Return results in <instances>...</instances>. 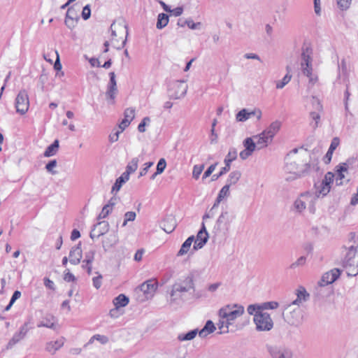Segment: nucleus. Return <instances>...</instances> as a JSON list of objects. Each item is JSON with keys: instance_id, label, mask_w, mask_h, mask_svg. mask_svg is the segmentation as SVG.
<instances>
[{"instance_id": "1", "label": "nucleus", "mask_w": 358, "mask_h": 358, "mask_svg": "<svg viewBox=\"0 0 358 358\" xmlns=\"http://www.w3.org/2000/svg\"><path fill=\"white\" fill-rule=\"evenodd\" d=\"M193 276L189 275L178 279L171 286L168 302L171 306L181 307L186 301L191 298L194 292Z\"/></svg>"}, {"instance_id": "2", "label": "nucleus", "mask_w": 358, "mask_h": 358, "mask_svg": "<svg viewBox=\"0 0 358 358\" xmlns=\"http://www.w3.org/2000/svg\"><path fill=\"white\" fill-rule=\"evenodd\" d=\"M313 49L310 43H304L301 48V68L303 75L309 78L308 89H310L318 80L317 75L313 73Z\"/></svg>"}, {"instance_id": "3", "label": "nucleus", "mask_w": 358, "mask_h": 358, "mask_svg": "<svg viewBox=\"0 0 358 358\" xmlns=\"http://www.w3.org/2000/svg\"><path fill=\"white\" fill-rule=\"evenodd\" d=\"M244 307L242 305L234 303L228 304L221 308L218 311L219 317L227 320V324L232 325L234 321L243 315Z\"/></svg>"}, {"instance_id": "4", "label": "nucleus", "mask_w": 358, "mask_h": 358, "mask_svg": "<svg viewBox=\"0 0 358 358\" xmlns=\"http://www.w3.org/2000/svg\"><path fill=\"white\" fill-rule=\"evenodd\" d=\"M284 320L292 326L297 327L302 323L303 315L300 306L289 303L282 312Z\"/></svg>"}, {"instance_id": "5", "label": "nucleus", "mask_w": 358, "mask_h": 358, "mask_svg": "<svg viewBox=\"0 0 358 358\" xmlns=\"http://www.w3.org/2000/svg\"><path fill=\"white\" fill-rule=\"evenodd\" d=\"M286 161V171L293 173L297 177H303L307 175L310 171L311 166L308 162L302 164L299 159H290L289 160Z\"/></svg>"}, {"instance_id": "6", "label": "nucleus", "mask_w": 358, "mask_h": 358, "mask_svg": "<svg viewBox=\"0 0 358 358\" xmlns=\"http://www.w3.org/2000/svg\"><path fill=\"white\" fill-rule=\"evenodd\" d=\"M187 88L188 86L185 80H173L168 85V96L170 99H181L186 94Z\"/></svg>"}, {"instance_id": "7", "label": "nucleus", "mask_w": 358, "mask_h": 358, "mask_svg": "<svg viewBox=\"0 0 358 358\" xmlns=\"http://www.w3.org/2000/svg\"><path fill=\"white\" fill-rule=\"evenodd\" d=\"M253 320L258 331H268L273 327V320L268 313L262 311L255 314Z\"/></svg>"}, {"instance_id": "8", "label": "nucleus", "mask_w": 358, "mask_h": 358, "mask_svg": "<svg viewBox=\"0 0 358 358\" xmlns=\"http://www.w3.org/2000/svg\"><path fill=\"white\" fill-rule=\"evenodd\" d=\"M111 29V35L113 36V39L119 35L125 34V38L122 41L121 45H117V44H114V47L117 50L122 49L127 43V36L129 34L128 27L127 24L124 22L123 20L115 21L110 25Z\"/></svg>"}, {"instance_id": "9", "label": "nucleus", "mask_w": 358, "mask_h": 358, "mask_svg": "<svg viewBox=\"0 0 358 358\" xmlns=\"http://www.w3.org/2000/svg\"><path fill=\"white\" fill-rule=\"evenodd\" d=\"M15 106L16 112L20 115H24L28 111L29 100L28 94L25 90H20L17 95Z\"/></svg>"}, {"instance_id": "10", "label": "nucleus", "mask_w": 358, "mask_h": 358, "mask_svg": "<svg viewBox=\"0 0 358 358\" xmlns=\"http://www.w3.org/2000/svg\"><path fill=\"white\" fill-rule=\"evenodd\" d=\"M237 157V152L235 148H231L224 159L225 166L222 168L219 173L213 175L212 181L217 180L220 177L227 173L230 170L231 163Z\"/></svg>"}, {"instance_id": "11", "label": "nucleus", "mask_w": 358, "mask_h": 358, "mask_svg": "<svg viewBox=\"0 0 358 358\" xmlns=\"http://www.w3.org/2000/svg\"><path fill=\"white\" fill-rule=\"evenodd\" d=\"M29 322H26L22 326L20 327L19 331L14 334L13 336L8 341L6 349H11L15 345L18 343L20 341L23 340L30 328L28 327Z\"/></svg>"}, {"instance_id": "12", "label": "nucleus", "mask_w": 358, "mask_h": 358, "mask_svg": "<svg viewBox=\"0 0 358 358\" xmlns=\"http://www.w3.org/2000/svg\"><path fill=\"white\" fill-rule=\"evenodd\" d=\"M234 218L235 215L227 210L222 211L216 221L215 229L217 231H220L222 227H224L226 229H228Z\"/></svg>"}, {"instance_id": "13", "label": "nucleus", "mask_w": 358, "mask_h": 358, "mask_svg": "<svg viewBox=\"0 0 358 358\" xmlns=\"http://www.w3.org/2000/svg\"><path fill=\"white\" fill-rule=\"evenodd\" d=\"M341 273V270L336 268L325 273L322 276L321 280L318 282V286L322 287L334 282L339 278Z\"/></svg>"}, {"instance_id": "14", "label": "nucleus", "mask_w": 358, "mask_h": 358, "mask_svg": "<svg viewBox=\"0 0 358 358\" xmlns=\"http://www.w3.org/2000/svg\"><path fill=\"white\" fill-rule=\"evenodd\" d=\"M268 352L272 358H292L293 353L290 349L285 347L271 346Z\"/></svg>"}, {"instance_id": "15", "label": "nucleus", "mask_w": 358, "mask_h": 358, "mask_svg": "<svg viewBox=\"0 0 358 358\" xmlns=\"http://www.w3.org/2000/svg\"><path fill=\"white\" fill-rule=\"evenodd\" d=\"M109 230V224L106 221H100L96 224L94 225L93 229L90 231V236L92 239L94 237L99 238L104 235Z\"/></svg>"}, {"instance_id": "16", "label": "nucleus", "mask_w": 358, "mask_h": 358, "mask_svg": "<svg viewBox=\"0 0 358 358\" xmlns=\"http://www.w3.org/2000/svg\"><path fill=\"white\" fill-rule=\"evenodd\" d=\"M110 80L107 86V90L106 92V96L107 99H110L114 101L116 94H117V82L115 80V74L114 72H110L109 73Z\"/></svg>"}, {"instance_id": "17", "label": "nucleus", "mask_w": 358, "mask_h": 358, "mask_svg": "<svg viewBox=\"0 0 358 358\" xmlns=\"http://www.w3.org/2000/svg\"><path fill=\"white\" fill-rule=\"evenodd\" d=\"M311 198V194L309 192H304L301 194L294 202V209L298 212L301 213L306 208V202Z\"/></svg>"}, {"instance_id": "18", "label": "nucleus", "mask_w": 358, "mask_h": 358, "mask_svg": "<svg viewBox=\"0 0 358 358\" xmlns=\"http://www.w3.org/2000/svg\"><path fill=\"white\" fill-rule=\"evenodd\" d=\"M176 225V220L171 215L166 216L160 223L161 228L167 234L171 233Z\"/></svg>"}, {"instance_id": "19", "label": "nucleus", "mask_w": 358, "mask_h": 358, "mask_svg": "<svg viewBox=\"0 0 358 358\" xmlns=\"http://www.w3.org/2000/svg\"><path fill=\"white\" fill-rule=\"evenodd\" d=\"M83 253L81 250V243L71 248L69 253V262L71 264L76 265L80 262Z\"/></svg>"}, {"instance_id": "20", "label": "nucleus", "mask_w": 358, "mask_h": 358, "mask_svg": "<svg viewBox=\"0 0 358 358\" xmlns=\"http://www.w3.org/2000/svg\"><path fill=\"white\" fill-rule=\"evenodd\" d=\"M348 164L347 162L339 164L336 166V172L337 177L336 178V184L338 186L343 185V180L345 178V173H348Z\"/></svg>"}, {"instance_id": "21", "label": "nucleus", "mask_w": 358, "mask_h": 358, "mask_svg": "<svg viewBox=\"0 0 358 358\" xmlns=\"http://www.w3.org/2000/svg\"><path fill=\"white\" fill-rule=\"evenodd\" d=\"M38 327H47L52 329H56L57 327L56 317L50 314L46 315L42 320L38 324Z\"/></svg>"}, {"instance_id": "22", "label": "nucleus", "mask_w": 358, "mask_h": 358, "mask_svg": "<svg viewBox=\"0 0 358 358\" xmlns=\"http://www.w3.org/2000/svg\"><path fill=\"white\" fill-rule=\"evenodd\" d=\"M255 143L256 144V147L257 150H261L264 148H266L269 143L272 141L271 139L267 138L268 136L264 134V131H262L259 135H255L252 136Z\"/></svg>"}, {"instance_id": "23", "label": "nucleus", "mask_w": 358, "mask_h": 358, "mask_svg": "<svg viewBox=\"0 0 358 358\" xmlns=\"http://www.w3.org/2000/svg\"><path fill=\"white\" fill-rule=\"evenodd\" d=\"M118 242V236L117 233L113 232L106 236L102 241V246L105 251L108 250L114 247Z\"/></svg>"}, {"instance_id": "24", "label": "nucleus", "mask_w": 358, "mask_h": 358, "mask_svg": "<svg viewBox=\"0 0 358 358\" xmlns=\"http://www.w3.org/2000/svg\"><path fill=\"white\" fill-rule=\"evenodd\" d=\"M282 126V123L279 120H275L271 123L267 129H266L264 131V134H266L268 138L273 140L275 135L279 131Z\"/></svg>"}, {"instance_id": "25", "label": "nucleus", "mask_w": 358, "mask_h": 358, "mask_svg": "<svg viewBox=\"0 0 358 358\" xmlns=\"http://www.w3.org/2000/svg\"><path fill=\"white\" fill-rule=\"evenodd\" d=\"M357 253V248L355 246H350L348 248V250L342 260L341 264L342 266H347L346 265H350L352 264H356L355 258Z\"/></svg>"}, {"instance_id": "26", "label": "nucleus", "mask_w": 358, "mask_h": 358, "mask_svg": "<svg viewBox=\"0 0 358 358\" xmlns=\"http://www.w3.org/2000/svg\"><path fill=\"white\" fill-rule=\"evenodd\" d=\"M157 288V283L152 280H149L139 286V289L144 294L152 295Z\"/></svg>"}, {"instance_id": "27", "label": "nucleus", "mask_w": 358, "mask_h": 358, "mask_svg": "<svg viewBox=\"0 0 358 358\" xmlns=\"http://www.w3.org/2000/svg\"><path fill=\"white\" fill-rule=\"evenodd\" d=\"M208 240V234H203V232H198L196 238L193 245V249L197 250L201 249Z\"/></svg>"}, {"instance_id": "28", "label": "nucleus", "mask_w": 358, "mask_h": 358, "mask_svg": "<svg viewBox=\"0 0 358 358\" xmlns=\"http://www.w3.org/2000/svg\"><path fill=\"white\" fill-rule=\"evenodd\" d=\"M296 299L294 300L291 303L300 306L302 301H306L309 299V294L306 292L304 287H300L297 290Z\"/></svg>"}, {"instance_id": "29", "label": "nucleus", "mask_w": 358, "mask_h": 358, "mask_svg": "<svg viewBox=\"0 0 358 358\" xmlns=\"http://www.w3.org/2000/svg\"><path fill=\"white\" fill-rule=\"evenodd\" d=\"M129 177L128 176V173H123L119 178H117L115 180V182L112 187L111 192H117L120 189L122 185L128 181Z\"/></svg>"}, {"instance_id": "30", "label": "nucleus", "mask_w": 358, "mask_h": 358, "mask_svg": "<svg viewBox=\"0 0 358 358\" xmlns=\"http://www.w3.org/2000/svg\"><path fill=\"white\" fill-rule=\"evenodd\" d=\"M215 329L214 323L211 320H208L203 329L199 331V336L201 338H205L208 334L214 332Z\"/></svg>"}, {"instance_id": "31", "label": "nucleus", "mask_w": 358, "mask_h": 358, "mask_svg": "<svg viewBox=\"0 0 358 358\" xmlns=\"http://www.w3.org/2000/svg\"><path fill=\"white\" fill-rule=\"evenodd\" d=\"M59 146V141L57 139L55 140L52 144H50L49 146L47 147V148L45 149V150L44 152L43 155L46 157H52V156L55 155L58 151Z\"/></svg>"}, {"instance_id": "32", "label": "nucleus", "mask_w": 358, "mask_h": 358, "mask_svg": "<svg viewBox=\"0 0 358 358\" xmlns=\"http://www.w3.org/2000/svg\"><path fill=\"white\" fill-rule=\"evenodd\" d=\"M199 334V331L197 329L190 330L187 333H182L180 334L178 336V339L180 341H192L194 339L196 336Z\"/></svg>"}, {"instance_id": "33", "label": "nucleus", "mask_w": 358, "mask_h": 358, "mask_svg": "<svg viewBox=\"0 0 358 358\" xmlns=\"http://www.w3.org/2000/svg\"><path fill=\"white\" fill-rule=\"evenodd\" d=\"M73 13H74V10L72 8H69L66 12V18L64 21L66 27L71 29L75 27L78 20V18L74 20L73 17H70V14Z\"/></svg>"}, {"instance_id": "34", "label": "nucleus", "mask_w": 358, "mask_h": 358, "mask_svg": "<svg viewBox=\"0 0 358 358\" xmlns=\"http://www.w3.org/2000/svg\"><path fill=\"white\" fill-rule=\"evenodd\" d=\"M129 299L124 294H121L113 299V304L117 308L124 307L129 303Z\"/></svg>"}, {"instance_id": "35", "label": "nucleus", "mask_w": 358, "mask_h": 358, "mask_svg": "<svg viewBox=\"0 0 358 358\" xmlns=\"http://www.w3.org/2000/svg\"><path fill=\"white\" fill-rule=\"evenodd\" d=\"M63 345V343L59 341L55 342L50 341L46 344L45 350L51 353L55 354Z\"/></svg>"}, {"instance_id": "36", "label": "nucleus", "mask_w": 358, "mask_h": 358, "mask_svg": "<svg viewBox=\"0 0 358 358\" xmlns=\"http://www.w3.org/2000/svg\"><path fill=\"white\" fill-rule=\"evenodd\" d=\"M169 22V15L165 13H160L157 17V28L162 29L165 27Z\"/></svg>"}, {"instance_id": "37", "label": "nucleus", "mask_w": 358, "mask_h": 358, "mask_svg": "<svg viewBox=\"0 0 358 358\" xmlns=\"http://www.w3.org/2000/svg\"><path fill=\"white\" fill-rule=\"evenodd\" d=\"M331 186L325 184L324 182H321V183L317 187L316 195L319 196L320 195L326 196L330 191Z\"/></svg>"}, {"instance_id": "38", "label": "nucleus", "mask_w": 358, "mask_h": 358, "mask_svg": "<svg viewBox=\"0 0 358 358\" xmlns=\"http://www.w3.org/2000/svg\"><path fill=\"white\" fill-rule=\"evenodd\" d=\"M241 176V173L239 171H232L227 180V185H229V186L232 185H235L238 182Z\"/></svg>"}, {"instance_id": "39", "label": "nucleus", "mask_w": 358, "mask_h": 358, "mask_svg": "<svg viewBox=\"0 0 358 358\" xmlns=\"http://www.w3.org/2000/svg\"><path fill=\"white\" fill-rule=\"evenodd\" d=\"M243 145L245 147V150H248L252 154V152L257 149L256 144L255 143V141L252 137L246 138L243 141Z\"/></svg>"}, {"instance_id": "40", "label": "nucleus", "mask_w": 358, "mask_h": 358, "mask_svg": "<svg viewBox=\"0 0 358 358\" xmlns=\"http://www.w3.org/2000/svg\"><path fill=\"white\" fill-rule=\"evenodd\" d=\"M138 159L137 157H134L131 159L130 162L128 163L126 171L124 173H128V176L129 177L130 174L134 173L138 169Z\"/></svg>"}, {"instance_id": "41", "label": "nucleus", "mask_w": 358, "mask_h": 358, "mask_svg": "<svg viewBox=\"0 0 358 358\" xmlns=\"http://www.w3.org/2000/svg\"><path fill=\"white\" fill-rule=\"evenodd\" d=\"M346 266L343 267L346 270L348 276H356L358 274V261L356 264Z\"/></svg>"}, {"instance_id": "42", "label": "nucleus", "mask_w": 358, "mask_h": 358, "mask_svg": "<svg viewBox=\"0 0 358 358\" xmlns=\"http://www.w3.org/2000/svg\"><path fill=\"white\" fill-rule=\"evenodd\" d=\"M250 118L249 111L243 108L236 115V120L237 122H245L248 120Z\"/></svg>"}, {"instance_id": "43", "label": "nucleus", "mask_w": 358, "mask_h": 358, "mask_svg": "<svg viewBox=\"0 0 358 358\" xmlns=\"http://www.w3.org/2000/svg\"><path fill=\"white\" fill-rule=\"evenodd\" d=\"M57 162L56 159L50 160L46 165H45V169L46 171L51 173L52 175H55L57 173V172L54 170V169L57 166Z\"/></svg>"}, {"instance_id": "44", "label": "nucleus", "mask_w": 358, "mask_h": 358, "mask_svg": "<svg viewBox=\"0 0 358 358\" xmlns=\"http://www.w3.org/2000/svg\"><path fill=\"white\" fill-rule=\"evenodd\" d=\"M292 77V75H285L282 80H278L276 82V88L282 89L287 84L290 82Z\"/></svg>"}, {"instance_id": "45", "label": "nucleus", "mask_w": 358, "mask_h": 358, "mask_svg": "<svg viewBox=\"0 0 358 358\" xmlns=\"http://www.w3.org/2000/svg\"><path fill=\"white\" fill-rule=\"evenodd\" d=\"M247 311L249 315H254L259 312H262L261 310L260 305L258 304H250L248 306Z\"/></svg>"}, {"instance_id": "46", "label": "nucleus", "mask_w": 358, "mask_h": 358, "mask_svg": "<svg viewBox=\"0 0 358 358\" xmlns=\"http://www.w3.org/2000/svg\"><path fill=\"white\" fill-rule=\"evenodd\" d=\"M95 273L97 274V275L92 278L93 286L96 289H99L102 285L103 276L99 272H96Z\"/></svg>"}, {"instance_id": "47", "label": "nucleus", "mask_w": 358, "mask_h": 358, "mask_svg": "<svg viewBox=\"0 0 358 358\" xmlns=\"http://www.w3.org/2000/svg\"><path fill=\"white\" fill-rule=\"evenodd\" d=\"M217 324L219 329H220V330L224 329L223 331H220V334L229 332V327L230 324H227L226 320L220 318V320Z\"/></svg>"}, {"instance_id": "48", "label": "nucleus", "mask_w": 358, "mask_h": 358, "mask_svg": "<svg viewBox=\"0 0 358 358\" xmlns=\"http://www.w3.org/2000/svg\"><path fill=\"white\" fill-rule=\"evenodd\" d=\"M95 250H91L87 252L85 255V259L83 261V263L86 264H92L94 259Z\"/></svg>"}, {"instance_id": "49", "label": "nucleus", "mask_w": 358, "mask_h": 358, "mask_svg": "<svg viewBox=\"0 0 358 358\" xmlns=\"http://www.w3.org/2000/svg\"><path fill=\"white\" fill-rule=\"evenodd\" d=\"M278 306L279 304L276 301L266 302L260 305L262 311L266 309H275L278 307Z\"/></svg>"}, {"instance_id": "50", "label": "nucleus", "mask_w": 358, "mask_h": 358, "mask_svg": "<svg viewBox=\"0 0 358 358\" xmlns=\"http://www.w3.org/2000/svg\"><path fill=\"white\" fill-rule=\"evenodd\" d=\"M184 24H187V26L192 30L199 29L201 26V22H194L192 19L184 20Z\"/></svg>"}, {"instance_id": "51", "label": "nucleus", "mask_w": 358, "mask_h": 358, "mask_svg": "<svg viewBox=\"0 0 358 358\" xmlns=\"http://www.w3.org/2000/svg\"><path fill=\"white\" fill-rule=\"evenodd\" d=\"M136 217V214L134 211H129L124 214V220L122 227H125L129 221H134Z\"/></svg>"}, {"instance_id": "52", "label": "nucleus", "mask_w": 358, "mask_h": 358, "mask_svg": "<svg viewBox=\"0 0 358 358\" xmlns=\"http://www.w3.org/2000/svg\"><path fill=\"white\" fill-rule=\"evenodd\" d=\"M190 247H191V244H189L187 241H185L182 243L179 251L178 252L177 256L180 257V256H182V255L187 254V252L189 251Z\"/></svg>"}, {"instance_id": "53", "label": "nucleus", "mask_w": 358, "mask_h": 358, "mask_svg": "<svg viewBox=\"0 0 358 358\" xmlns=\"http://www.w3.org/2000/svg\"><path fill=\"white\" fill-rule=\"evenodd\" d=\"M203 169H204V164L195 165L193 168V172H192L193 178H194L195 179H198L199 178V176L202 173Z\"/></svg>"}, {"instance_id": "54", "label": "nucleus", "mask_w": 358, "mask_h": 358, "mask_svg": "<svg viewBox=\"0 0 358 358\" xmlns=\"http://www.w3.org/2000/svg\"><path fill=\"white\" fill-rule=\"evenodd\" d=\"M352 0H337V4L340 9L346 10L350 8Z\"/></svg>"}, {"instance_id": "55", "label": "nucleus", "mask_w": 358, "mask_h": 358, "mask_svg": "<svg viewBox=\"0 0 358 358\" xmlns=\"http://www.w3.org/2000/svg\"><path fill=\"white\" fill-rule=\"evenodd\" d=\"M229 185H225L220 191L217 197L220 199H223L224 197H227L229 195Z\"/></svg>"}, {"instance_id": "56", "label": "nucleus", "mask_w": 358, "mask_h": 358, "mask_svg": "<svg viewBox=\"0 0 358 358\" xmlns=\"http://www.w3.org/2000/svg\"><path fill=\"white\" fill-rule=\"evenodd\" d=\"M124 119H127V120H129V122H131V120L135 117V110L134 108H127L124 110Z\"/></svg>"}, {"instance_id": "57", "label": "nucleus", "mask_w": 358, "mask_h": 358, "mask_svg": "<svg viewBox=\"0 0 358 358\" xmlns=\"http://www.w3.org/2000/svg\"><path fill=\"white\" fill-rule=\"evenodd\" d=\"M166 166V160L164 158H161L157 165V174H161L164 172Z\"/></svg>"}, {"instance_id": "58", "label": "nucleus", "mask_w": 358, "mask_h": 358, "mask_svg": "<svg viewBox=\"0 0 358 358\" xmlns=\"http://www.w3.org/2000/svg\"><path fill=\"white\" fill-rule=\"evenodd\" d=\"M150 122V118L149 117H145L141 122L138 126V130L141 133L145 131V126Z\"/></svg>"}, {"instance_id": "59", "label": "nucleus", "mask_w": 358, "mask_h": 358, "mask_svg": "<svg viewBox=\"0 0 358 358\" xmlns=\"http://www.w3.org/2000/svg\"><path fill=\"white\" fill-rule=\"evenodd\" d=\"M306 257L304 256H301L296 262L292 263L290 265L289 268L293 269L298 266H303L306 264Z\"/></svg>"}, {"instance_id": "60", "label": "nucleus", "mask_w": 358, "mask_h": 358, "mask_svg": "<svg viewBox=\"0 0 358 358\" xmlns=\"http://www.w3.org/2000/svg\"><path fill=\"white\" fill-rule=\"evenodd\" d=\"M334 174L332 172L329 171L325 174L322 181L324 182L325 184H327L331 186V185L334 182Z\"/></svg>"}, {"instance_id": "61", "label": "nucleus", "mask_w": 358, "mask_h": 358, "mask_svg": "<svg viewBox=\"0 0 358 358\" xmlns=\"http://www.w3.org/2000/svg\"><path fill=\"white\" fill-rule=\"evenodd\" d=\"M217 162L210 165L208 169L207 170L204 172L203 176H202V179L204 180L206 178H207L208 177H209L212 173L213 172L215 171L217 165Z\"/></svg>"}, {"instance_id": "62", "label": "nucleus", "mask_w": 358, "mask_h": 358, "mask_svg": "<svg viewBox=\"0 0 358 358\" xmlns=\"http://www.w3.org/2000/svg\"><path fill=\"white\" fill-rule=\"evenodd\" d=\"M111 210H112V209H111V208H110L108 207V206L105 205V206L103 207L102 210H101V212L100 213V214L99 215V216H98L97 219H98V220H101V219H102V218H105V217H106L109 215V213H110V212L111 211Z\"/></svg>"}, {"instance_id": "63", "label": "nucleus", "mask_w": 358, "mask_h": 358, "mask_svg": "<svg viewBox=\"0 0 358 358\" xmlns=\"http://www.w3.org/2000/svg\"><path fill=\"white\" fill-rule=\"evenodd\" d=\"M91 15V10L90 8V5H86L84 6L82 11V17L85 20H88Z\"/></svg>"}, {"instance_id": "64", "label": "nucleus", "mask_w": 358, "mask_h": 358, "mask_svg": "<svg viewBox=\"0 0 358 358\" xmlns=\"http://www.w3.org/2000/svg\"><path fill=\"white\" fill-rule=\"evenodd\" d=\"M339 143H340L339 138L338 137H334L331 142V145H330L328 150L334 152V151L339 145Z\"/></svg>"}]
</instances>
